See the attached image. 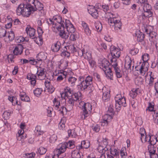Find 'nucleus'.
<instances>
[{
  "instance_id": "9b49d317",
  "label": "nucleus",
  "mask_w": 158,
  "mask_h": 158,
  "mask_svg": "<svg viewBox=\"0 0 158 158\" xmlns=\"http://www.w3.org/2000/svg\"><path fill=\"white\" fill-rule=\"evenodd\" d=\"M66 144H67V142H64L59 144L57 149L56 150V152L57 153V154L58 156L65 151L67 148Z\"/></svg>"
},
{
  "instance_id": "c756f323",
  "label": "nucleus",
  "mask_w": 158,
  "mask_h": 158,
  "mask_svg": "<svg viewBox=\"0 0 158 158\" xmlns=\"http://www.w3.org/2000/svg\"><path fill=\"white\" fill-rule=\"evenodd\" d=\"M110 153L114 156H115L116 158H119V151L118 150L114 149V151H112L110 148Z\"/></svg>"
},
{
  "instance_id": "de8ad7c7",
  "label": "nucleus",
  "mask_w": 158,
  "mask_h": 158,
  "mask_svg": "<svg viewBox=\"0 0 158 158\" xmlns=\"http://www.w3.org/2000/svg\"><path fill=\"white\" fill-rule=\"evenodd\" d=\"M113 107V105H110L108 107V110L107 112V113L110 114L112 115H113L114 113Z\"/></svg>"
},
{
  "instance_id": "37998d69",
  "label": "nucleus",
  "mask_w": 158,
  "mask_h": 158,
  "mask_svg": "<svg viewBox=\"0 0 158 158\" xmlns=\"http://www.w3.org/2000/svg\"><path fill=\"white\" fill-rule=\"evenodd\" d=\"M47 150V149L43 147H40L38 149V152L40 155H42L45 154Z\"/></svg>"
},
{
  "instance_id": "09e8293b",
  "label": "nucleus",
  "mask_w": 158,
  "mask_h": 158,
  "mask_svg": "<svg viewBox=\"0 0 158 158\" xmlns=\"http://www.w3.org/2000/svg\"><path fill=\"white\" fill-rule=\"evenodd\" d=\"M42 91L41 89L37 88L34 91V93L35 96H38L41 94Z\"/></svg>"
},
{
  "instance_id": "bf43d9fd",
  "label": "nucleus",
  "mask_w": 158,
  "mask_h": 158,
  "mask_svg": "<svg viewBox=\"0 0 158 158\" xmlns=\"http://www.w3.org/2000/svg\"><path fill=\"white\" fill-rule=\"evenodd\" d=\"M25 40L26 42H27L28 40H27L23 36H20L17 39L16 41L17 43H20Z\"/></svg>"
},
{
  "instance_id": "6e6d98bb",
  "label": "nucleus",
  "mask_w": 158,
  "mask_h": 158,
  "mask_svg": "<svg viewBox=\"0 0 158 158\" xmlns=\"http://www.w3.org/2000/svg\"><path fill=\"white\" fill-rule=\"evenodd\" d=\"M79 56H84V55L85 52V50L84 48H82V49H79L77 51Z\"/></svg>"
},
{
  "instance_id": "412c9836",
  "label": "nucleus",
  "mask_w": 158,
  "mask_h": 158,
  "mask_svg": "<svg viewBox=\"0 0 158 158\" xmlns=\"http://www.w3.org/2000/svg\"><path fill=\"white\" fill-rule=\"evenodd\" d=\"M20 97L22 101L26 102L30 101L29 98L27 95L24 92H20L19 94Z\"/></svg>"
},
{
  "instance_id": "423d86ee",
  "label": "nucleus",
  "mask_w": 158,
  "mask_h": 158,
  "mask_svg": "<svg viewBox=\"0 0 158 158\" xmlns=\"http://www.w3.org/2000/svg\"><path fill=\"white\" fill-rule=\"evenodd\" d=\"M157 34L153 31H150L149 33V39L150 41L155 44L156 49L158 53V36L157 35Z\"/></svg>"
},
{
  "instance_id": "7c9ffc66",
  "label": "nucleus",
  "mask_w": 158,
  "mask_h": 158,
  "mask_svg": "<svg viewBox=\"0 0 158 158\" xmlns=\"http://www.w3.org/2000/svg\"><path fill=\"white\" fill-rule=\"evenodd\" d=\"M71 156L73 158H81V157L79 151H74Z\"/></svg>"
},
{
  "instance_id": "39448f33",
  "label": "nucleus",
  "mask_w": 158,
  "mask_h": 158,
  "mask_svg": "<svg viewBox=\"0 0 158 158\" xmlns=\"http://www.w3.org/2000/svg\"><path fill=\"white\" fill-rule=\"evenodd\" d=\"M92 109V106L89 103H84L82 106V109L83 111L82 114L84 116V118L88 116Z\"/></svg>"
},
{
  "instance_id": "aec40b11",
  "label": "nucleus",
  "mask_w": 158,
  "mask_h": 158,
  "mask_svg": "<svg viewBox=\"0 0 158 158\" xmlns=\"http://www.w3.org/2000/svg\"><path fill=\"white\" fill-rule=\"evenodd\" d=\"M112 66L115 71V74L117 77L118 78L121 77L122 76V74L121 73V70L117 66V64H113L112 65Z\"/></svg>"
},
{
  "instance_id": "680f3d73",
  "label": "nucleus",
  "mask_w": 158,
  "mask_h": 158,
  "mask_svg": "<svg viewBox=\"0 0 158 158\" xmlns=\"http://www.w3.org/2000/svg\"><path fill=\"white\" fill-rule=\"evenodd\" d=\"M8 98L9 100L10 101H11L12 102V103H13L14 101H15V102H16V104H18V101L17 100L16 98H15V97H14L13 96V97L9 96Z\"/></svg>"
},
{
  "instance_id": "3c124183",
  "label": "nucleus",
  "mask_w": 158,
  "mask_h": 158,
  "mask_svg": "<svg viewBox=\"0 0 158 158\" xmlns=\"http://www.w3.org/2000/svg\"><path fill=\"white\" fill-rule=\"evenodd\" d=\"M74 142H70L69 141L68 143H67L66 144V148H73L74 147L75 145L74 143Z\"/></svg>"
},
{
  "instance_id": "052dcab7",
  "label": "nucleus",
  "mask_w": 158,
  "mask_h": 158,
  "mask_svg": "<svg viewBox=\"0 0 158 158\" xmlns=\"http://www.w3.org/2000/svg\"><path fill=\"white\" fill-rule=\"evenodd\" d=\"M35 131L38 132V134L39 135H41L43 134V132L40 131V126H37L35 128Z\"/></svg>"
},
{
  "instance_id": "0eeeda50",
  "label": "nucleus",
  "mask_w": 158,
  "mask_h": 158,
  "mask_svg": "<svg viewBox=\"0 0 158 158\" xmlns=\"http://www.w3.org/2000/svg\"><path fill=\"white\" fill-rule=\"evenodd\" d=\"M87 10L89 13L94 19H97L98 17V11L95 8V6L89 5L88 7Z\"/></svg>"
},
{
  "instance_id": "6ab92c4d",
  "label": "nucleus",
  "mask_w": 158,
  "mask_h": 158,
  "mask_svg": "<svg viewBox=\"0 0 158 158\" xmlns=\"http://www.w3.org/2000/svg\"><path fill=\"white\" fill-rule=\"evenodd\" d=\"M52 19L55 20L56 22L59 23L61 27L64 26V25L65 22L62 20V17L58 15H56L53 17Z\"/></svg>"
},
{
  "instance_id": "a878e982",
  "label": "nucleus",
  "mask_w": 158,
  "mask_h": 158,
  "mask_svg": "<svg viewBox=\"0 0 158 158\" xmlns=\"http://www.w3.org/2000/svg\"><path fill=\"white\" fill-rule=\"evenodd\" d=\"M136 36L137 37V40L138 42H142L144 38V34L142 32L139 31L135 34Z\"/></svg>"
},
{
  "instance_id": "cd10ccee",
  "label": "nucleus",
  "mask_w": 158,
  "mask_h": 158,
  "mask_svg": "<svg viewBox=\"0 0 158 158\" xmlns=\"http://www.w3.org/2000/svg\"><path fill=\"white\" fill-rule=\"evenodd\" d=\"M108 148L106 146L104 147L101 146H99L98 148L97 149L98 151L102 154H105V153L106 151L108 150Z\"/></svg>"
},
{
  "instance_id": "473e14b6",
  "label": "nucleus",
  "mask_w": 158,
  "mask_h": 158,
  "mask_svg": "<svg viewBox=\"0 0 158 158\" xmlns=\"http://www.w3.org/2000/svg\"><path fill=\"white\" fill-rule=\"evenodd\" d=\"M84 57L85 59H86L88 60L92 58L91 53L89 52L85 51L84 55Z\"/></svg>"
},
{
  "instance_id": "13d9d810",
  "label": "nucleus",
  "mask_w": 158,
  "mask_h": 158,
  "mask_svg": "<svg viewBox=\"0 0 158 158\" xmlns=\"http://www.w3.org/2000/svg\"><path fill=\"white\" fill-rule=\"evenodd\" d=\"M142 59L143 61H148V60L149 55L148 54H144L142 56Z\"/></svg>"
},
{
  "instance_id": "4d7b16f0",
  "label": "nucleus",
  "mask_w": 158,
  "mask_h": 158,
  "mask_svg": "<svg viewBox=\"0 0 158 158\" xmlns=\"http://www.w3.org/2000/svg\"><path fill=\"white\" fill-rule=\"evenodd\" d=\"M10 113L9 111H6L3 113V117L6 119H8L10 115Z\"/></svg>"
},
{
  "instance_id": "f704fd0d",
  "label": "nucleus",
  "mask_w": 158,
  "mask_h": 158,
  "mask_svg": "<svg viewBox=\"0 0 158 158\" xmlns=\"http://www.w3.org/2000/svg\"><path fill=\"white\" fill-rule=\"evenodd\" d=\"M95 27L96 29L98 32H100L102 29V23L100 22H98L95 23Z\"/></svg>"
},
{
  "instance_id": "f3484780",
  "label": "nucleus",
  "mask_w": 158,
  "mask_h": 158,
  "mask_svg": "<svg viewBox=\"0 0 158 158\" xmlns=\"http://www.w3.org/2000/svg\"><path fill=\"white\" fill-rule=\"evenodd\" d=\"M90 143L88 140H83L81 142V145L77 147V149L80 150L82 148H88L89 147Z\"/></svg>"
},
{
  "instance_id": "4468645a",
  "label": "nucleus",
  "mask_w": 158,
  "mask_h": 158,
  "mask_svg": "<svg viewBox=\"0 0 158 158\" xmlns=\"http://www.w3.org/2000/svg\"><path fill=\"white\" fill-rule=\"evenodd\" d=\"M61 47L60 42L59 41H57L52 44L51 48L52 52H57L60 49Z\"/></svg>"
},
{
  "instance_id": "0e129e2a",
  "label": "nucleus",
  "mask_w": 158,
  "mask_h": 158,
  "mask_svg": "<svg viewBox=\"0 0 158 158\" xmlns=\"http://www.w3.org/2000/svg\"><path fill=\"white\" fill-rule=\"evenodd\" d=\"M139 50L137 48H133L131 50V53L132 55H135L138 52Z\"/></svg>"
},
{
  "instance_id": "f257e3e1",
  "label": "nucleus",
  "mask_w": 158,
  "mask_h": 158,
  "mask_svg": "<svg viewBox=\"0 0 158 158\" xmlns=\"http://www.w3.org/2000/svg\"><path fill=\"white\" fill-rule=\"evenodd\" d=\"M79 79L80 83L77 85L78 89L82 91L87 89L90 90L91 92L94 89V87L92 84V77L88 76L85 78L83 77H80Z\"/></svg>"
},
{
  "instance_id": "2eb2a0df",
  "label": "nucleus",
  "mask_w": 158,
  "mask_h": 158,
  "mask_svg": "<svg viewBox=\"0 0 158 158\" xmlns=\"http://www.w3.org/2000/svg\"><path fill=\"white\" fill-rule=\"evenodd\" d=\"M23 50V47L22 45L19 44L15 48L13 52L15 55H17L19 54H21L22 53Z\"/></svg>"
},
{
  "instance_id": "b1692460",
  "label": "nucleus",
  "mask_w": 158,
  "mask_h": 158,
  "mask_svg": "<svg viewBox=\"0 0 158 158\" xmlns=\"http://www.w3.org/2000/svg\"><path fill=\"white\" fill-rule=\"evenodd\" d=\"M37 62L39 61H42L43 60L46 59V56H45L44 53L43 52H41L39 53L36 56Z\"/></svg>"
},
{
  "instance_id": "5fc2aeb1",
  "label": "nucleus",
  "mask_w": 158,
  "mask_h": 158,
  "mask_svg": "<svg viewBox=\"0 0 158 158\" xmlns=\"http://www.w3.org/2000/svg\"><path fill=\"white\" fill-rule=\"evenodd\" d=\"M36 77V75L31 73H29L28 74L27 78L28 80L35 79Z\"/></svg>"
},
{
  "instance_id": "f03ea898",
  "label": "nucleus",
  "mask_w": 158,
  "mask_h": 158,
  "mask_svg": "<svg viewBox=\"0 0 158 158\" xmlns=\"http://www.w3.org/2000/svg\"><path fill=\"white\" fill-rule=\"evenodd\" d=\"M33 9V7L31 4L21 3L16 9L17 14L19 15H22L24 16L28 17L34 12Z\"/></svg>"
},
{
  "instance_id": "72a5a7b5",
  "label": "nucleus",
  "mask_w": 158,
  "mask_h": 158,
  "mask_svg": "<svg viewBox=\"0 0 158 158\" xmlns=\"http://www.w3.org/2000/svg\"><path fill=\"white\" fill-rule=\"evenodd\" d=\"M8 38L10 41H12L15 38V34L14 32L12 31H10L8 32L7 33Z\"/></svg>"
},
{
  "instance_id": "f8f14e48",
  "label": "nucleus",
  "mask_w": 158,
  "mask_h": 158,
  "mask_svg": "<svg viewBox=\"0 0 158 158\" xmlns=\"http://www.w3.org/2000/svg\"><path fill=\"white\" fill-rule=\"evenodd\" d=\"M102 64L103 70L104 72H106V70H107V69H109V72L110 71V68L109 67L110 64L107 60L106 59H104L102 61Z\"/></svg>"
},
{
  "instance_id": "49530a36",
  "label": "nucleus",
  "mask_w": 158,
  "mask_h": 158,
  "mask_svg": "<svg viewBox=\"0 0 158 158\" xmlns=\"http://www.w3.org/2000/svg\"><path fill=\"white\" fill-rule=\"evenodd\" d=\"M154 103L153 102L149 103V106L148 107L146 110H148L150 111H153L154 110Z\"/></svg>"
},
{
  "instance_id": "1a4fd4ad",
  "label": "nucleus",
  "mask_w": 158,
  "mask_h": 158,
  "mask_svg": "<svg viewBox=\"0 0 158 158\" xmlns=\"http://www.w3.org/2000/svg\"><path fill=\"white\" fill-rule=\"evenodd\" d=\"M57 30L60 32L59 35L62 38L64 39H67L69 37V35L65 32L64 31V26L61 27L60 25L56 27Z\"/></svg>"
},
{
  "instance_id": "e2e57ef3",
  "label": "nucleus",
  "mask_w": 158,
  "mask_h": 158,
  "mask_svg": "<svg viewBox=\"0 0 158 158\" xmlns=\"http://www.w3.org/2000/svg\"><path fill=\"white\" fill-rule=\"evenodd\" d=\"M143 9L148 10L152 9L151 6L148 3H145L143 7Z\"/></svg>"
},
{
  "instance_id": "20e7f679",
  "label": "nucleus",
  "mask_w": 158,
  "mask_h": 158,
  "mask_svg": "<svg viewBox=\"0 0 158 158\" xmlns=\"http://www.w3.org/2000/svg\"><path fill=\"white\" fill-rule=\"evenodd\" d=\"M108 22L110 26H114V28L116 30L120 29L121 28L122 25L121 22L120 20L117 19L114 17H110L108 19Z\"/></svg>"
},
{
  "instance_id": "c9c22d12",
  "label": "nucleus",
  "mask_w": 158,
  "mask_h": 158,
  "mask_svg": "<svg viewBox=\"0 0 158 158\" xmlns=\"http://www.w3.org/2000/svg\"><path fill=\"white\" fill-rule=\"evenodd\" d=\"M64 92L66 94L67 96V97H69V96L73 93V91L71 90V89L69 87L67 86L65 87L64 90Z\"/></svg>"
},
{
  "instance_id": "7ed1b4c3",
  "label": "nucleus",
  "mask_w": 158,
  "mask_h": 158,
  "mask_svg": "<svg viewBox=\"0 0 158 158\" xmlns=\"http://www.w3.org/2000/svg\"><path fill=\"white\" fill-rule=\"evenodd\" d=\"M115 108L116 109L120 110L122 106L125 107L127 106L126 100L124 97H122L121 94H117L115 97Z\"/></svg>"
},
{
  "instance_id": "69168bd1",
  "label": "nucleus",
  "mask_w": 158,
  "mask_h": 158,
  "mask_svg": "<svg viewBox=\"0 0 158 158\" xmlns=\"http://www.w3.org/2000/svg\"><path fill=\"white\" fill-rule=\"evenodd\" d=\"M138 94L134 92L132 90H131L130 92V95L133 98H135L137 95Z\"/></svg>"
},
{
  "instance_id": "ddd939ff",
  "label": "nucleus",
  "mask_w": 158,
  "mask_h": 158,
  "mask_svg": "<svg viewBox=\"0 0 158 158\" xmlns=\"http://www.w3.org/2000/svg\"><path fill=\"white\" fill-rule=\"evenodd\" d=\"M26 31L31 38L32 39L35 38V30L34 29L31 28L30 25H28L27 26Z\"/></svg>"
},
{
  "instance_id": "4c0bfd02",
  "label": "nucleus",
  "mask_w": 158,
  "mask_h": 158,
  "mask_svg": "<svg viewBox=\"0 0 158 158\" xmlns=\"http://www.w3.org/2000/svg\"><path fill=\"white\" fill-rule=\"evenodd\" d=\"M148 148L149 152V154L155 153L156 148H154V146H151L149 145L148 146Z\"/></svg>"
},
{
  "instance_id": "603ef678",
  "label": "nucleus",
  "mask_w": 158,
  "mask_h": 158,
  "mask_svg": "<svg viewBox=\"0 0 158 158\" xmlns=\"http://www.w3.org/2000/svg\"><path fill=\"white\" fill-rule=\"evenodd\" d=\"M75 101H76V100L72 97L71 98H69V99L68 102L69 104V106H70L72 108L73 106L74 105V102Z\"/></svg>"
},
{
  "instance_id": "5701e85b",
  "label": "nucleus",
  "mask_w": 158,
  "mask_h": 158,
  "mask_svg": "<svg viewBox=\"0 0 158 158\" xmlns=\"http://www.w3.org/2000/svg\"><path fill=\"white\" fill-rule=\"evenodd\" d=\"M110 97V91L108 90L103 92L102 95V100L104 102H107L108 101Z\"/></svg>"
},
{
  "instance_id": "393cba45",
  "label": "nucleus",
  "mask_w": 158,
  "mask_h": 158,
  "mask_svg": "<svg viewBox=\"0 0 158 158\" xmlns=\"http://www.w3.org/2000/svg\"><path fill=\"white\" fill-rule=\"evenodd\" d=\"M158 137H156L155 136L152 135L151 136L149 137V139L148 142H149L150 145L154 146L156 144L157 141Z\"/></svg>"
},
{
  "instance_id": "8fccbe9b",
  "label": "nucleus",
  "mask_w": 158,
  "mask_h": 158,
  "mask_svg": "<svg viewBox=\"0 0 158 158\" xmlns=\"http://www.w3.org/2000/svg\"><path fill=\"white\" fill-rule=\"evenodd\" d=\"M154 114L153 115L154 122L155 123L158 124V113L155 110L153 111Z\"/></svg>"
},
{
  "instance_id": "58836bf2",
  "label": "nucleus",
  "mask_w": 158,
  "mask_h": 158,
  "mask_svg": "<svg viewBox=\"0 0 158 158\" xmlns=\"http://www.w3.org/2000/svg\"><path fill=\"white\" fill-rule=\"evenodd\" d=\"M45 69L44 68H40V69H39L37 72V74L38 76H43L44 74L45 71Z\"/></svg>"
},
{
  "instance_id": "a211bd4d",
  "label": "nucleus",
  "mask_w": 158,
  "mask_h": 158,
  "mask_svg": "<svg viewBox=\"0 0 158 158\" xmlns=\"http://www.w3.org/2000/svg\"><path fill=\"white\" fill-rule=\"evenodd\" d=\"M112 118V115L110 114L107 113L105 114L103 117V123H104V125L105 124L107 125L108 123H110Z\"/></svg>"
},
{
  "instance_id": "4be33fe9",
  "label": "nucleus",
  "mask_w": 158,
  "mask_h": 158,
  "mask_svg": "<svg viewBox=\"0 0 158 158\" xmlns=\"http://www.w3.org/2000/svg\"><path fill=\"white\" fill-rule=\"evenodd\" d=\"M60 75H59L57 78V81H60L63 79H65V80H66V76L67 73L65 71H62V72H60Z\"/></svg>"
},
{
  "instance_id": "9d476101",
  "label": "nucleus",
  "mask_w": 158,
  "mask_h": 158,
  "mask_svg": "<svg viewBox=\"0 0 158 158\" xmlns=\"http://www.w3.org/2000/svg\"><path fill=\"white\" fill-rule=\"evenodd\" d=\"M65 24L67 31L71 34L75 33V29L73 25L70 23V21L67 19H65Z\"/></svg>"
},
{
  "instance_id": "e433bc0d",
  "label": "nucleus",
  "mask_w": 158,
  "mask_h": 158,
  "mask_svg": "<svg viewBox=\"0 0 158 158\" xmlns=\"http://www.w3.org/2000/svg\"><path fill=\"white\" fill-rule=\"evenodd\" d=\"M109 69H107V70H106V72H104L106 76L110 80H112L113 78V76L112 73V71L110 69V71L109 72Z\"/></svg>"
},
{
  "instance_id": "79ce46f5",
  "label": "nucleus",
  "mask_w": 158,
  "mask_h": 158,
  "mask_svg": "<svg viewBox=\"0 0 158 158\" xmlns=\"http://www.w3.org/2000/svg\"><path fill=\"white\" fill-rule=\"evenodd\" d=\"M6 35V31L5 29L2 28H0V37H5Z\"/></svg>"
},
{
  "instance_id": "2f4dec72",
  "label": "nucleus",
  "mask_w": 158,
  "mask_h": 158,
  "mask_svg": "<svg viewBox=\"0 0 158 158\" xmlns=\"http://www.w3.org/2000/svg\"><path fill=\"white\" fill-rule=\"evenodd\" d=\"M77 80L76 78L71 77L69 78L68 81L69 83L71 84L72 86H74Z\"/></svg>"
},
{
  "instance_id": "c85d7f7f",
  "label": "nucleus",
  "mask_w": 158,
  "mask_h": 158,
  "mask_svg": "<svg viewBox=\"0 0 158 158\" xmlns=\"http://www.w3.org/2000/svg\"><path fill=\"white\" fill-rule=\"evenodd\" d=\"M79 37V34L77 32H75L71 34L69 38L71 41H74Z\"/></svg>"
},
{
  "instance_id": "ea45409f",
  "label": "nucleus",
  "mask_w": 158,
  "mask_h": 158,
  "mask_svg": "<svg viewBox=\"0 0 158 158\" xmlns=\"http://www.w3.org/2000/svg\"><path fill=\"white\" fill-rule=\"evenodd\" d=\"M131 61L130 60L129 61H125L124 64V67L126 70L130 69L131 70Z\"/></svg>"
},
{
  "instance_id": "a18cd8bd",
  "label": "nucleus",
  "mask_w": 158,
  "mask_h": 158,
  "mask_svg": "<svg viewBox=\"0 0 158 158\" xmlns=\"http://www.w3.org/2000/svg\"><path fill=\"white\" fill-rule=\"evenodd\" d=\"M35 155V154L34 153H30L24 154H23V157L25 158H34Z\"/></svg>"
},
{
  "instance_id": "dca6fc26",
  "label": "nucleus",
  "mask_w": 158,
  "mask_h": 158,
  "mask_svg": "<svg viewBox=\"0 0 158 158\" xmlns=\"http://www.w3.org/2000/svg\"><path fill=\"white\" fill-rule=\"evenodd\" d=\"M144 12L142 14V16L144 17L149 18L153 15V10L152 9H143Z\"/></svg>"
},
{
  "instance_id": "774afa93",
  "label": "nucleus",
  "mask_w": 158,
  "mask_h": 158,
  "mask_svg": "<svg viewBox=\"0 0 158 158\" xmlns=\"http://www.w3.org/2000/svg\"><path fill=\"white\" fill-rule=\"evenodd\" d=\"M92 128L93 130L96 132H98L100 130L99 126L98 125H96L94 127L93 126Z\"/></svg>"
},
{
  "instance_id": "c03bdc74",
  "label": "nucleus",
  "mask_w": 158,
  "mask_h": 158,
  "mask_svg": "<svg viewBox=\"0 0 158 158\" xmlns=\"http://www.w3.org/2000/svg\"><path fill=\"white\" fill-rule=\"evenodd\" d=\"M149 64L148 61H143L141 67V69H144V70H147Z\"/></svg>"
},
{
  "instance_id": "6e6552de",
  "label": "nucleus",
  "mask_w": 158,
  "mask_h": 158,
  "mask_svg": "<svg viewBox=\"0 0 158 158\" xmlns=\"http://www.w3.org/2000/svg\"><path fill=\"white\" fill-rule=\"evenodd\" d=\"M110 49L112 56H114L116 58L119 57L121 53L119 49L113 45H111L110 47Z\"/></svg>"
},
{
  "instance_id": "864d4df0",
  "label": "nucleus",
  "mask_w": 158,
  "mask_h": 158,
  "mask_svg": "<svg viewBox=\"0 0 158 158\" xmlns=\"http://www.w3.org/2000/svg\"><path fill=\"white\" fill-rule=\"evenodd\" d=\"M69 49L71 51L72 53H74L77 52V49L73 45H71L69 47Z\"/></svg>"
},
{
  "instance_id": "bb28decb",
  "label": "nucleus",
  "mask_w": 158,
  "mask_h": 158,
  "mask_svg": "<svg viewBox=\"0 0 158 158\" xmlns=\"http://www.w3.org/2000/svg\"><path fill=\"white\" fill-rule=\"evenodd\" d=\"M81 94L80 92H78L77 93H75L74 94L72 95V97L74 98H75V100L76 101L77 100L79 101L81 100Z\"/></svg>"
},
{
  "instance_id": "a19ab883",
  "label": "nucleus",
  "mask_w": 158,
  "mask_h": 158,
  "mask_svg": "<svg viewBox=\"0 0 158 158\" xmlns=\"http://www.w3.org/2000/svg\"><path fill=\"white\" fill-rule=\"evenodd\" d=\"M24 131L22 130H19L18 131V135H17V140H20V139H22L23 137V135H24Z\"/></svg>"
},
{
  "instance_id": "338daca9",
  "label": "nucleus",
  "mask_w": 158,
  "mask_h": 158,
  "mask_svg": "<svg viewBox=\"0 0 158 158\" xmlns=\"http://www.w3.org/2000/svg\"><path fill=\"white\" fill-rule=\"evenodd\" d=\"M90 65L92 67H93L95 64V62L94 61L92 60V58L88 60Z\"/></svg>"
}]
</instances>
